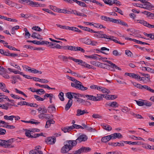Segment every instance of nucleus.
<instances>
[{
	"label": "nucleus",
	"mask_w": 154,
	"mask_h": 154,
	"mask_svg": "<svg viewBox=\"0 0 154 154\" xmlns=\"http://www.w3.org/2000/svg\"><path fill=\"white\" fill-rule=\"evenodd\" d=\"M66 78L69 80L74 82L71 83V85L72 87L81 91H85L88 89L87 87H85L82 85V83L68 75L66 76Z\"/></svg>",
	"instance_id": "f257e3e1"
},
{
	"label": "nucleus",
	"mask_w": 154,
	"mask_h": 154,
	"mask_svg": "<svg viewBox=\"0 0 154 154\" xmlns=\"http://www.w3.org/2000/svg\"><path fill=\"white\" fill-rule=\"evenodd\" d=\"M12 140L9 139L7 140L0 139V146H3L5 148H10L14 147L12 146Z\"/></svg>",
	"instance_id": "f03ea898"
},
{
	"label": "nucleus",
	"mask_w": 154,
	"mask_h": 154,
	"mask_svg": "<svg viewBox=\"0 0 154 154\" xmlns=\"http://www.w3.org/2000/svg\"><path fill=\"white\" fill-rule=\"evenodd\" d=\"M70 142L69 140H67L64 143V146L62 147L61 149V152L63 153H65L68 152L69 151L71 150L72 149L69 145V143Z\"/></svg>",
	"instance_id": "7ed1b4c3"
},
{
	"label": "nucleus",
	"mask_w": 154,
	"mask_h": 154,
	"mask_svg": "<svg viewBox=\"0 0 154 154\" xmlns=\"http://www.w3.org/2000/svg\"><path fill=\"white\" fill-rule=\"evenodd\" d=\"M88 139V137L85 134H82L78 137L75 140L77 143H80L82 142L86 141Z\"/></svg>",
	"instance_id": "20e7f679"
},
{
	"label": "nucleus",
	"mask_w": 154,
	"mask_h": 154,
	"mask_svg": "<svg viewBox=\"0 0 154 154\" xmlns=\"http://www.w3.org/2000/svg\"><path fill=\"white\" fill-rule=\"evenodd\" d=\"M41 147L40 146H36L35 149L29 152V154H42L43 152L41 150Z\"/></svg>",
	"instance_id": "39448f33"
},
{
	"label": "nucleus",
	"mask_w": 154,
	"mask_h": 154,
	"mask_svg": "<svg viewBox=\"0 0 154 154\" xmlns=\"http://www.w3.org/2000/svg\"><path fill=\"white\" fill-rule=\"evenodd\" d=\"M56 141V138L55 137H48L45 140V142L49 144H54Z\"/></svg>",
	"instance_id": "423d86ee"
},
{
	"label": "nucleus",
	"mask_w": 154,
	"mask_h": 154,
	"mask_svg": "<svg viewBox=\"0 0 154 154\" xmlns=\"http://www.w3.org/2000/svg\"><path fill=\"white\" fill-rule=\"evenodd\" d=\"M105 106L106 107L109 106L112 108H116L119 106V104L116 102L113 101L107 103L105 104Z\"/></svg>",
	"instance_id": "0eeeda50"
},
{
	"label": "nucleus",
	"mask_w": 154,
	"mask_h": 154,
	"mask_svg": "<svg viewBox=\"0 0 154 154\" xmlns=\"http://www.w3.org/2000/svg\"><path fill=\"white\" fill-rule=\"evenodd\" d=\"M58 59L62 60L64 62L68 61L67 60L70 59L74 61L75 58L72 57H67L66 56H64L62 55H60L58 56Z\"/></svg>",
	"instance_id": "6e6552de"
},
{
	"label": "nucleus",
	"mask_w": 154,
	"mask_h": 154,
	"mask_svg": "<svg viewBox=\"0 0 154 154\" xmlns=\"http://www.w3.org/2000/svg\"><path fill=\"white\" fill-rule=\"evenodd\" d=\"M154 8V6L148 2H146L145 3L143 4V8L148 10H150Z\"/></svg>",
	"instance_id": "1a4fd4ad"
},
{
	"label": "nucleus",
	"mask_w": 154,
	"mask_h": 154,
	"mask_svg": "<svg viewBox=\"0 0 154 154\" xmlns=\"http://www.w3.org/2000/svg\"><path fill=\"white\" fill-rule=\"evenodd\" d=\"M82 125L83 127V129H85L86 130L88 131L91 132H94L96 131V130L94 128H92L91 127L88 126L84 123L82 124Z\"/></svg>",
	"instance_id": "9d476101"
},
{
	"label": "nucleus",
	"mask_w": 154,
	"mask_h": 154,
	"mask_svg": "<svg viewBox=\"0 0 154 154\" xmlns=\"http://www.w3.org/2000/svg\"><path fill=\"white\" fill-rule=\"evenodd\" d=\"M25 131V135L26 137L29 138H35V134H33L32 133V132H31V131L26 129Z\"/></svg>",
	"instance_id": "9b49d317"
},
{
	"label": "nucleus",
	"mask_w": 154,
	"mask_h": 154,
	"mask_svg": "<svg viewBox=\"0 0 154 154\" xmlns=\"http://www.w3.org/2000/svg\"><path fill=\"white\" fill-rule=\"evenodd\" d=\"M105 61L106 62L108 63H109V65H108V66H110L111 68L113 69L115 68L116 69H118L119 70H122L120 68L117 66L115 64L113 63L111 61L108 60H106Z\"/></svg>",
	"instance_id": "f8f14e48"
},
{
	"label": "nucleus",
	"mask_w": 154,
	"mask_h": 154,
	"mask_svg": "<svg viewBox=\"0 0 154 154\" xmlns=\"http://www.w3.org/2000/svg\"><path fill=\"white\" fill-rule=\"evenodd\" d=\"M112 134L110 135H108L103 137L101 139V141L103 142H106L111 139H112Z\"/></svg>",
	"instance_id": "ddd939ff"
},
{
	"label": "nucleus",
	"mask_w": 154,
	"mask_h": 154,
	"mask_svg": "<svg viewBox=\"0 0 154 154\" xmlns=\"http://www.w3.org/2000/svg\"><path fill=\"white\" fill-rule=\"evenodd\" d=\"M77 101L79 103H81L83 105L85 104L89 105H91V103L90 102L87 101H85V100L81 98H80L79 99V100H77Z\"/></svg>",
	"instance_id": "4468645a"
},
{
	"label": "nucleus",
	"mask_w": 154,
	"mask_h": 154,
	"mask_svg": "<svg viewBox=\"0 0 154 154\" xmlns=\"http://www.w3.org/2000/svg\"><path fill=\"white\" fill-rule=\"evenodd\" d=\"M5 3L11 7H16L17 6V4L15 3L12 2L10 0H4Z\"/></svg>",
	"instance_id": "2eb2a0df"
},
{
	"label": "nucleus",
	"mask_w": 154,
	"mask_h": 154,
	"mask_svg": "<svg viewBox=\"0 0 154 154\" xmlns=\"http://www.w3.org/2000/svg\"><path fill=\"white\" fill-rule=\"evenodd\" d=\"M95 33L97 34L94 35V36L98 38H103V32L101 31H96Z\"/></svg>",
	"instance_id": "dca6fc26"
},
{
	"label": "nucleus",
	"mask_w": 154,
	"mask_h": 154,
	"mask_svg": "<svg viewBox=\"0 0 154 154\" xmlns=\"http://www.w3.org/2000/svg\"><path fill=\"white\" fill-rule=\"evenodd\" d=\"M112 139H115L117 138L120 139L122 137V134L119 133H114L112 134Z\"/></svg>",
	"instance_id": "f3484780"
},
{
	"label": "nucleus",
	"mask_w": 154,
	"mask_h": 154,
	"mask_svg": "<svg viewBox=\"0 0 154 154\" xmlns=\"http://www.w3.org/2000/svg\"><path fill=\"white\" fill-rule=\"evenodd\" d=\"M103 38L107 39V40L113 41L115 40V38H116L114 36L111 35H108L106 34H104L103 35Z\"/></svg>",
	"instance_id": "a211bd4d"
},
{
	"label": "nucleus",
	"mask_w": 154,
	"mask_h": 154,
	"mask_svg": "<svg viewBox=\"0 0 154 154\" xmlns=\"http://www.w3.org/2000/svg\"><path fill=\"white\" fill-rule=\"evenodd\" d=\"M48 112L50 113H51L54 112H55L56 111V108L54 105L52 104L51 105H50L48 107Z\"/></svg>",
	"instance_id": "6ab92c4d"
},
{
	"label": "nucleus",
	"mask_w": 154,
	"mask_h": 154,
	"mask_svg": "<svg viewBox=\"0 0 154 154\" xmlns=\"http://www.w3.org/2000/svg\"><path fill=\"white\" fill-rule=\"evenodd\" d=\"M73 94H74V95H73V97L77 99V100H79V99L80 98H79V97H85V95L84 94H81L79 93H74Z\"/></svg>",
	"instance_id": "aec40b11"
},
{
	"label": "nucleus",
	"mask_w": 154,
	"mask_h": 154,
	"mask_svg": "<svg viewBox=\"0 0 154 154\" xmlns=\"http://www.w3.org/2000/svg\"><path fill=\"white\" fill-rule=\"evenodd\" d=\"M72 130V127L71 126H70L66 127L61 128V130L64 133H66L70 131L71 130Z\"/></svg>",
	"instance_id": "412c9836"
},
{
	"label": "nucleus",
	"mask_w": 154,
	"mask_h": 154,
	"mask_svg": "<svg viewBox=\"0 0 154 154\" xmlns=\"http://www.w3.org/2000/svg\"><path fill=\"white\" fill-rule=\"evenodd\" d=\"M103 128L106 131H109L112 130V128L110 125L106 124H103L101 125Z\"/></svg>",
	"instance_id": "4be33fe9"
},
{
	"label": "nucleus",
	"mask_w": 154,
	"mask_h": 154,
	"mask_svg": "<svg viewBox=\"0 0 154 154\" xmlns=\"http://www.w3.org/2000/svg\"><path fill=\"white\" fill-rule=\"evenodd\" d=\"M72 103V100H69L65 106V109L68 110L71 106Z\"/></svg>",
	"instance_id": "5701e85b"
},
{
	"label": "nucleus",
	"mask_w": 154,
	"mask_h": 154,
	"mask_svg": "<svg viewBox=\"0 0 154 154\" xmlns=\"http://www.w3.org/2000/svg\"><path fill=\"white\" fill-rule=\"evenodd\" d=\"M74 61L76 63H78L79 64H80L81 65L85 67L86 64H87L86 63L83 62L82 60H80L75 59V60H74Z\"/></svg>",
	"instance_id": "b1692460"
},
{
	"label": "nucleus",
	"mask_w": 154,
	"mask_h": 154,
	"mask_svg": "<svg viewBox=\"0 0 154 154\" xmlns=\"http://www.w3.org/2000/svg\"><path fill=\"white\" fill-rule=\"evenodd\" d=\"M97 56H98L100 57V56L98 55L97 54H94L93 55H85V58H92L94 59H97Z\"/></svg>",
	"instance_id": "393cba45"
},
{
	"label": "nucleus",
	"mask_w": 154,
	"mask_h": 154,
	"mask_svg": "<svg viewBox=\"0 0 154 154\" xmlns=\"http://www.w3.org/2000/svg\"><path fill=\"white\" fill-rule=\"evenodd\" d=\"M109 145H111V146H124V144L123 143H109Z\"/></svg>",
	"instance_id": "a878e982"
},
{
	"label": "nucleus",
	"mask_w": 154,
	"mask_h": 154,
	"mask_svg": "<svg viewBox=\"0 0 154 154\" xmlns=\"http://www.w3.org/2000/svg\"><path fill=\"white\" fill-rule=\"evenodd\" d=\"M69 141L70 142L69 143H70L69 144L72 149L74 146H75L77 145V143L75 140H69Z\"/></svg>",
	"instance_id": "bb28decb"
},
{
	"label": "nucleus",
	"mask_w": 154,
	"mask_h": 154,
	"mask_svg": "<svg viewBox=\"0 0 154 154\" xmlns=\"http://www.w3.org/2000/svg\"><path fill=\"white\" fill-rule=\"evenodd\" d=\"M82 153L87 152L90 151L91 150V149L89 147H83L80 148Z\"/></svg>",
	"instance_id": "cd10ccee"
},
{
	"label": "nucleus",
	"mask_w": 154,
	"mask_h": 154,
	"mask_svg": "<svg viewBox=\"0 0 154 154\" xmlns=\"http://www.w3.org/2000/svg\"><path fill=\"white\" fill-rule=\"evenodd\" d=\"M74 93L68 92L66 93V96L69 99V100H72V99L73 97Z\"/></svg>",
	"instance_id": "c85d7f7f"
},
{
	"label": "nucleus",
	"mask_w": 154,
	"mask_h": 154,
	"mask_svg": "<svg viewBox=\"0 0 154 154\" xmlns=\"http://www.w3.org/2000/svg\"><path fill=\"white\" fill-rule=\"evenodd\" d=\"M26 3L28 4V5H31L32 7H37L38 2H34L32 1H26Z\"/></svg>",
	"instance_id": "c756f323"
},
{
	"label": "nucleus",
	"mask_w": 154,
	"mask_h": 154,
	"mask_svg": "<svg viewBox=\"0 0 154 154\" xmlns=\"http://www.w3.org/2000/svg\"><path fill=\"white\" fill-rule=\"evenodd\" d=\"M68 30H71L72 31L79 32H82L81 30L79 29L78 28L75 27H70V26H69Z\"/></svg>",
	"instance_id": "7c9ffc66"
},
{
	"label": "nucleus",
	"mask_w": 154,
	"mask_h": 154,
	"mask_svg": "<svg viewBox=\"0 0 154 154\" xmlns=\"http://www.w3.org/2000/svg\"><path fill=\"white\" fill-rule=\"evenodd\" d=\"M144 100L139 99L138 100H136L137 104L139 106H143L144 105Z\"/></svg>",
	"instance_id": "2f4dec72"
},
{
	"label": "nucleus",
	"mask_w": 154,
	"mask_h": 154,
	"mask_svg": "<svg viewBox=\"0 0 154 154\" xmlns=\"http://www.w3.org/2000/svg\"><path fill=\"white\" fill-rule=\"evenodd\" d=\"M34 97L36 100L38 101H42L45 99V98H42L40 96L36 95H34Z\"/></svg>",
	"instance_id": "473e14b6"
},
{
	"label": "nucleus",
	"mask_w": 154,
	"mask_h": 154,
	"mask_svg": "<svg viewBox=\"0 0 154 154\" xmlns=\"http://www.w3.org/2000/svg\"><path fill=\"white\" fill-rule=\"evenodd\" d=\"M106 99L108 100H114L116 99L117 97L116 95H108Z\"/></svg>",
	"instance_id": "72a5a7b5"
},
{
	"label": "nucleus",
	"mask_w": 154,
	"mask_h": 154,
	"mask_svg": "<svg viewBox=\"0 0 154 154\" xmlns=\"http://www.w3.org/2000/svg\"><path fill=\"white\" fill-rule=\"evenodd\" d=\"M36 93L37 94L41 95L45 93V91L43 89H37L36 90Z\"/></svg>",
	"instance_id": "f704fd0d"
},
{
	"label": "nucleus",
	"mask_w": 154,
	"mask_h": 154,
	"mask_svg": "<svg viewBox=\"0 0 154 154\" xmlns=\"http://www.w3.org/2000/svg\"><path fill=\"white\" fill-rule=\"evenodd\" d=\"M3 91L7 93H9L10 91H9L6 88V85L5 83H3V85L2 86V87L0 88Z\"/></svg>",
	"instance_id": "c9c22d12"
},
{
	"label": "nucleus",
	"mask_w": 154,
	"mask_h": 154,
	"mask_svg": "<svg viewBox=\"0 0 154 154\" xmlns=\"http://www.w3.org/2000/svg\"><path fill=\"white\" fill-rule=\"evenodd\" d=\"M109 49L108 48H107L105 47H102L101 48L100 50H98V51L102 53L103 54H108L105 53V52L103 51H109Z\"/></svg>",
	"instance_id": "e433bc0d"
},
{
	"label": "nucleus",
	"mask_w": 154,
	"mask_h": 154,
	"mask_svg": "<svg viewBox=\"0 0 154 154\" xmlns=\"http://www.w3.org/2000/svg\"><path fill=\"white\" fill-rule=\"evenodd\" d=\"M105 65H107L106 64H105L101 63L99 62H97V63L96 65V66H97L98 67H100L101 68L105 69L106 68L105 66Z\"/></svg>",
	"instance_id": "4c0bfd02"
},
{
	"label": "nucleus",
	"mask_w": 154,
	"mask_h": 154,
	"mask_svg": "<svg viewBox=\"0 0 154 154\" xmlns=\"http://www.w3.org/2000/svg\"><path fill=\"white\" fill-rule=\"evenodd\" d=\"M143 88L151 92L154 93V90L151 89L150 87H148L147 85H144Z\"/></svg>",
	"instance_id": "58836bf2"
},
{
	"label": "nucleus",
	"mask_w": 154,
	"mask_h": 154,
	"mask_svg": "<svg viewBox=\"0 0 154 154\" xmlns=\"http://www.w3.org/2000/svg\"><path fill=\"white\" fill-rule=\"evenodd\" d=\"M113 9L116 12H118L122 15H123L122 11L119 8L117 7H114L113 8Z\"/></svg>",
	"instance_id": "ea45409f"
},
{
	"label": "nucleus",
	"mask_w": 154,
	"mask_h": 154,
	"mask_svg": "<svg viewBox=\"0 0 154 154\" xmlns=\"http://www.w3.org/2000/svg\"><path fill=\"white\" fill-rule=\"evenodd\" d=\"M13 116H8L7 115H5L4 116L5 119L12 121L13 120Z\"/></svg>",
	"instance_id": "a19ab883"
},
{
	"label": "nucleus",
	"mask_w": 154,
	"mask_h": 154,
	"mask_svg": "<svg viewBox=\"0 0 154 154\" xmlns=\"http://www.w3.org/2000/svg\"><path fill=\"white\" fill-rule=\"evenodd\" d=\"M131 114L134 116L137 119H141L143 118L141 115H139L138 114H135L133 113V112L131 113Z\"/></svg>",
	"instance_id": "79ce46f5"
},
{
	"label": "nucleus",
	"mask_w": 154,
	"mask_h": 154,
	"mask_svg": "<svg viewBox=\"0 0 154 154\" xmlns=\"http://www.w3.org/2000/svg\"><path fill=\"white\" fill-rule=\"evenodd\" d=\"M72 127V129H73L74 128L76 129H79L81 128L82 129H83V127L82 126H81L80 125H76V124H74L73 125L71 126Z\"/></svg>",
	"instance_id": "37998d69"
},
{
	"label": "nucleus",
	"mask_w": 154,
	"mask_h": 154,
	"mask_svg": "<svg viewBox=\"0 0 154 154\" xmlns=\"http://www.w3.org/2000/svg\"><path fill=\"white\" fill-rule=\"evenodd\" d=\"M85 97L87 98L88 100H91L94 101V96L93 95H85Z\"/></svg>",
	"instance_id": "c03bdc74"
},
{
	"label": "nucleus",
	"mask_w": 154,
	"mask_h": 154,
	"mask_svg": "<svg viewBox=\"0 0 154 154\" xmlns=\"http://www.w3.org/2000/svg\"><path fill=\"white\" fill-rule=\"evenodd\" d=\"M19 26H16L13 27L11 30V34L13 35L15 33V30L18 29L19 28Z\"/></svg>",
	"instance_id": "a18cd8bd"
},
{
	"label": "nucleus",
	"mask_w": 154,
	"mask_h": 154,
	"mask_svg": "<svg viewBox=\"0 0 154 154\" xmlns=\"http://www.w3.org/2000/svg\"><path fill=\"white\" fill-rule=\"evenodd\" d=\"M119 22H118V24H120V25L128 27V25L125 22L122 20L120 19H119Z\"/></svg>",
	"instance_id": "49530a36"
},
{
	"label": "nucleus",
	"mask_w": 154,
	"mask_h": 154,
	"mask_svg": "<svg viewBox=\"0 0 154 154\" xmlns=\"http://www.w3.org/2000/svg\"><path fill=\"white\" fill-rule=\"evenodd\" d=\"M12 83L13 84H15L17 79H18L19 78L17 76H12L11 77Z\"/></svg>",
	"instance_id": "de8ad7c7"
},
{
	"label": "nucleus",
	"mask_w": 154,
	"mask_h": 154,
	"mask_svg": "<svg viewBox=\"0 0 154 154\" xmlns=\"http://www.w3.org/2000/svg\"><path fill=\"white\" fill-rule=\"evenodd\" d=\"M56 25L59 27H60V28L63 29H65L68 30L69 26H62L60 24H56Z\"/></svg>",
	"instance_id": "09e8293b"
},
{
	"label": "nucleus",
	"mask_w": 154,
	"mask_h": 154,
	"mask_svg": "<svg viewBox=\"0 0 154 154\" xmlns=\"http://www.w3.org/2000/svg\"><path fill=\"white\" fill-rule=\"evenodd\" d=\"M131 77L133 78L137 79H140V76L135 73H132V74H131Z\"/></svg>",
	"instance_id": "8fccbe9b"
},
{
	"label": "nucleus",
	"mask_w": 154,
	"mask_h": 154,
	"mask_svg": "<svg viewBox=\"0 0 154 154\" xmlns=\"http://www.w3.org/2000/svg\"><path fill=\"white\" fill-rule=\"evenodd\" d=\"M64 93L62 92H61L58 95L60 99L62 101H63L64 100Z\"/></svg>",
	"instance_id": "3c124183"
},
{
	"label": "nucleus",
	"mask_w": 154,
	"mask_h": 154,
	"mask_svg": "<svg viewBox=\"0 0 154 154\" xmlns=\"http://www.w3.org/2000/svg\"><path fill=\"white\" fill-rule=\"evenodd\" d=\"M99 95H100V94H97V96H94V101H100L102 99L101 96Z\"/></svg>",
	"instance_id": "603ef678"
},
{
	"label": "nucleus",
	"mask_w": 154,
	"mask_h": 154,
	"mask_svg": "<svg viewBox=\"0 0 154 154\" xmlns=\"http://www.w3.org/2000/svg\"><path fill=\"white\" fill-rule=\"evenodd\" d=\"M112 54L116 56H120L121 55V54L117 50L113 51H112Z\"/></svg>",
	"instance_id": "864d4df0"
},
{
	"label": "nucleus",
	"mask_w": 154,
	"mask_h": 154,
	"mask_svg": "<svg viewBox=\"0 0 154 154\" xmlns=\"http://www.w3.org/2000/svg\"><path fill=\"white\" fill-rule=\"evenodd\" d=\"M31 72L35 74H36L38 73H39L40 74H42V72L40 71H38L36 69L34 68H32L31 69Z\"/></svg>",
	"instance_id": "5fc2aeb1"
},
{
	"label": "nucleus",
	"mask_w": 154,
	"mask_h": 154,
	"mask_svg": "<svg viewBox=\"0 0 154 154\" xmlns=\"http://www.w3.org/2000/svg\"><path fill=\"white\" fill-rule=\"evenodd\" d=\"M0 53L2 54H3L6 56H8L9 54V52H6V51H5L2 49H0Z\"/></svg>",
	"instance_id": "6e6d98bb"
},
{
	"label": "nucleus",
	"mask_w": 154,
	"mask_h": 154,
	"mask_svg": "<svg viewBox=\"0 0 154 154\" xmlns=\"http://www.w3.org/2000/svg\"><path fill=\"white\" fill-rule=\"evenodd\" d=\"M15 91L16 92V93H19L20 94H21L23 95V96H24L26 97H27V96L26 94H25L23 92H22L20 90H18V89H17V88H15Z\"/></svg>",
	"instance_id": "4d7b16f0"
},
{
	"label": "nucleus",
	"mask_w": 154,
	"mask_h": 154,
	"mask_svg": "<svg viewBox=\"0 0 154 154\" xmlns=\"http://www.w3.org/2000/svg\"><path fill=\"white\" fill-rule=\"evenodd\" d=\"M100 18L101 19L106 21H110V18L105 16H102Z\"/></svg>",
	"instance_id": "13d9d810"
},
{
	"label": "nucleus",
	"mask_w": 154,
	"mask_h": 154,
	"mask_svg": "<svg viewBox=\"0 0 154 154\" xmlns=\"http://www.w3.org/2000/svg\"><path fill=\"white\" fill-rule=\"evenodd\" d=\"M144 105H145L147 106H151L152 104V103L147 101V100H144Z\"/></svg>",
	"instance_id": "bf43d9fd"
},
{
	"label": "nucleus",
	"mask_w": 154,
	"mask_h": 154,
	"mask_svg": "<svg viewBox=\"0 0 154 154\" xmlns=\"http://www.w3.org/2000/svg\"><path fill=\"white\" fill-rule=\"evenodd\" d=\"M71 74H72L74 76L77 77H79V78L83 77V78H85V77H83V76L75 72H73L72 71V72Z\"/></svg>",
	"instance_id": "052dcab7"
},
{
	"label": "nucleus",
	"mask_w": 154,
	"mask_h": 154,
	"mask_svg": "<svg viewBox=\"0 0 154 154\" xmlns=\"http://www.w3.org/2000/svg\"><path fill=\"white\" fill-rule=\"evenodd\" d=\"M5 46L7 48H9L10 50L16 51H18V50L17 49H16L15 48L11 45H5Z\"/></svg>",
	"instance_id": "680f3d73"
},
{
	"label": "nucleus",
	"mask_w": 154,
	"mask_h": 154,
	"mask_svg": "<svg viewBox=\"0 0 154 154\" xmlns=\"http://www.w3.org/2000/svg\"><path fill=\"white\" fill-rule=\"evenodd\" d=\"M101 91L103 93H107V94L110 93V91L109 90L103 87Z\"/></svg>",
	"instance_id": "e2e57ef3"
},
{
	"label": "nucleus",
	"mask_w": 154,
	"mask_h": 154,
	"mask_svg": "<svg viewBox=\"0 0 154 154\" xmlns=\"http://www.w3.org/2000/svg\"><path fill=\"white\" fill-rule=\"evenodd\" d=\"M32 29L38 31H41L42 30V29L38 26H33Z\"/></svg>",
	"instance_id": "0e129e2a"
},
{
	"label": "nucleus",
	"mask_w": 154,
	"mask_h": 154,
	"mask_svg": "<svg viewBox=\"0 0 154 154\" xmlns=\"http://www.w3.org/2000/svg\"><path fill=\"white\" fill-rule=\"evenodd\" d=\"M24 30L25 32V36H28V38H29L30 36V34L29 32L28 31L27 29L26 28H25L24 29Z\"/></svg>",
	"instance_id": "69168bd1"
},
{
	"label": "nucleus",
	"mask_w": 154,
	"mask_h": 154,
	"mask_svg": "<svg viewBox=\"0 0 154 154\" xmlns=\"http://www.w3.org/2000/svg\"><path fill=\"white\" fill-rule=\"evenodd\" d=\"M47 112V109L44 106H42V109L41 112V113L45 114Z\"/></svg>",
	"instance_id": "338daca9"
},
{
	"label": "nucleus",
	"mask_w": 154,
	"mask_h": 154,
	"mask_svg": "<svg viewBox=\"0 0 154 154\" xmlns=\"http://www.w3.org/2000/svg\"><path fill=\"white\" fill-rule=\"evenodd\" d=\"M23 67L26 71H29L31 72V69L30 67L26 66H23Z\"/></svg>",
	"instance_id": "774afa93"
}]
</instances>
